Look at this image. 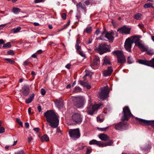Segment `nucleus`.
Masks as SVG:
<instances>
[{
	"mask_svg": "<svg viewBox=\"0 0 154 154\" xmlns=\"http://www.w3.org/2000/svg\"><path fill=\"white\" fill-rule=\"evenodd\" d=\"M25 125L26 128H28L29 126V124L27 122H26L25 123Z\"/></svg>",
	"mask_w": 154,
	"mask_h": 154,
	"instance_id": "nucleus-63",
	"label": "nucleus"
},
{
	"mask_svg": "<svg viewBox=\"0 0 154 154\" xmlns=\"http://www.w3.org/2000/svg\"><path fill=\"white\" fill-rule=\"evenodd\" d=\"M112 53L117 56L118 62L122 64L125 62L126 59L123 52L119 51H114Z\"/></svg>",
	"mask_w": 154,
	"mask_h": 154,
	"instance_id": "nucleus-8",
	"label": "nucleus"
},
{
	"mask_svg": "<svg viewBox=\"0 0 154 154\" xmlns=\"http://www.w3.org/2000/svg\"><path fill=\"white\" fill-rule=\"evenodd\" d=\"M65 67L68 69H69L70 68L71 65L70 64H68Z\"/></svg>",
	"mask_w": 154,
	"mask_h": 154,
	"instance_id": "nucleus-60",
	"label": "nucleus"
},
{
	"mask_svg": "<svg viewBox=\"0 0 154 154\" xmlns=\"http://www.w3.org/2000/svg\"><path fill=\"white\" fill-rule=\"evenodd\" d=\"M16 121L21 126H23V123L18 118H16Z\"/></svg>",
	"mask_w": 154,
	"mask_h": 154,
	"instance_id": "nucleus-44",
	"label": "nucleus"
},
{
	"mask_svg": "<svg viewBox=\"0 0 154 154\" xmlns=\"http://www.w3.org/2000/svg\"><path fill=\"white\" fill-rule=\"evenodd\" d=\"M21 28L20 27H18L16 28H14L12 30V32L14 33H16L19 32L21 29Z\"/></svg>",
	"mask_w": 154,
	"mask_h": 154,
	"instance_id": "nucleus-36",
	"label": "nucleus"
},
{
	"mask_svg": "<svg viewBox=\"0 0 154 154\" xmlns=\"http://www.w3.org/2000/svg\"><path fill=\"white\" fill-rule=\"evenodd\" d=\"M76 17L78 20H79L81 18V15L80 13H79L76 15Z\"/></svg>",
	"mask_w": 154,
	"mask_h": 154,
	"instance_id": "nucleus-54",
	"label": "nucleus"
},
{
	"mask_svg": "<svg viewBox=\"0 0 154 154\" xmlns=\"http://www.w3.org/2000/svg\"><path fill=\"white\" fill-rule=\"evenodd\" d=\"M92 31V27L91 26H89L86 27L85 29L84 30V32H86L87 33H90Z\"/></svg>",
	"mask_w": 154,
	"mask_h": 154,
	"instance_id": "nucleus-34",
	"label": "nucleus"
},
{
	"mask_svg": "<svg viewBox=\"0 0 154 154\" xmlns=\"http://www.w3.org/2000/svg\"><path fill=\"white\" fill-rule=\"evenodd\" d=\"M56 105L58 108H61L63 107V101H59L56 103Z\"/></svg>",
	"mask_w": 154,
	"mask_h": 154,
	"instance_id": "nucleus-30",
	"label": "nucleus"
},
{
	"mask_svg": "<svg viewBox=\"0 0 154 154\" xmlns=\"http://www.w3.org/2000/svg\"><path fill=\"white\" fill-rule=\"evenodd\" d=\"M131 29L130 28H127L125 26L117 30L118 32L122 34L125 33V34H129L130 33Z\"/></svg>",
	"mask_w": 154,
	"mask_h": 154,
	"instance_id": "nucleus-16",
	"label": "nucleus"
},
{
	"mask_svg": "<svg viewBox=\"0 0 154 154\" xmlns=\"http://www.w3.org/2000/svg\"><path fill=\"white\" fill-rule=\"evenodd\" d=\"M115 128L116 130L123 131L127 129L128 124L127 123L120 122L115 125Z\"/></svg>",
	"mask_w": 154,
	"mask_h": 154,
	"instance_id": "nucleus-11",
	"label": "nucleus"
},
{
	"mask_svg": "<svg viewBox=\"0 0 154 154\" xmlns=\"http://www.w3.org/2000/svg\"><path fill=\"white\" fill-rule=\"evenodd\" d=\"M108 128V127H106L104 128H100L98 127L97 128V129L99 131H105Z\"/></svg>",
	"mask_w": 154,
	"mask_h": 154,
	"instance_id": "nucleus-39",
	"label": "nucleus"
},
{
	"mask_svg": "<svg viewBox=\"0 0 154 154\" xmlns=\"http://www.w3.org/2000/svg\"><path fill=\"white\" fill-rule=\"evenodd\" d=\"M90 145L96 144L99 146V147H101L102 146V142L100 141H97L95 140H93L90 141L89 142Z\"/></svg>",
	"mask_w": 154,
	"mask_h": 154,
	"instance_id": "nucleus-20",
	"label": "nucleus"
},
{
	"mask_svg": "<svg viewBox=\"0 0 154 154\" xmlns=\"http://www.w3.org/2000/svg\"><path fill=\"white\" fill-rule=\"evenodd\" d=\"M44 0H35V3H40L42 2Z\"/></svg>",
	"mask_w": 154,
	"mask_h": 154,
	"instance_id": "nucleus-57",
	"label": "nucleus"
},
{
	"mask_svg": "<svg viewBox=\"0 0 154 154\" xmlns=\"http://www.w3.org/2000/svg\"><path fill=\"white\" fill-rule=\"evenodd\" d=\"M92 42V39H91V38H89V39H88V41L87 42V44H90Z\"/></svg>",
	"mask_w": 154,
	"mask_h": 154,
	"instance_id": "nucleus-62",
	"label": "nucleus"
},
{
	"mask_svg": "<svg viewBox=\"0 0 154 154\" xmlns=\"http://www.w3.org/2000/svg\"><path fill=\"white\" fill-rule=\"evenodd\" d=\"M39 129H40L39 128H34L33 129V130L37 133H38L39 131Z\"/></svg>",
	"mask_w": 154,
	"mask_h": 154,
	"instance_id": "nucleus-55",
	"label": "nucleus"
},
{
	"mask_svg": "<svg viewBox=\"0 0 154 154\" xmlns=\"http://www.w3.org/2000/svg\"><path fill=\"white\" fill-rule=\"evenodd\" d=\"M74 105L77 108L82 107L84 104V100L80 97L76 98L73 101Z\"/></svg>",
	"mask_w": 154,
	"mask_h": 154,
	"instance_id": "nucleus-12",
	"label": "nucleus"
},
{
	"mask_svg": "<svg viewBox=\"0 0 154 154\" xmlns=\"http://www.w3.org/2000/svg\"><path fill=\"white\" fill-rule=\"evenodd\" d=\"M4 45L2 48H8L10 47L11 46V44L10 42H7L6 44H3Z\"/></svg>",
	"mask_w": 154,
	"mask_h": 154,
	"instance_id": "nucleus-35",
	"label": "nucleus"
},
{
	"mask_svg": "<svg viewBox=\"0 0 154 154\" xmlns=\"http://www.w3.org/2000/svg\"><path fill=\"white\" fill-rule=\"evenodd\" d=\"M138 62L140 64L154 67V58L149 61L140 60H139Z\"/></svg>",
	"mask_w": 154,
	"mask_h": 154,
	"instance_id": "nucleus-14",
	"label": "nucleus"
},
{
	"mask_svg": "<svg viewBox=\"0 0 154 154\" xmlns=\"http://www.w3.org/2000/svg\"><path fill=\"white\" fill-rule=\"evenodd\" d=\"M56 133H60L61 134H62V131H61L60 129L59 128H57V130H56Z\"/></svg>",
	"mask_w": 154,
	"mask_h": 154,
	"instance_id": "nucleus-51",
	"label": "nucleus"
},
{
	"mask_svg": "<svg viewBox=\"0 0 154 154\" xmlns=\"http://www.w3.org/2000/svg\"><path fill=\"white\" fill-rule=\"evenodd\" d=\"M84 3V4H85L87 5H88L90 4V2L88 0H86Z\"/></svg>",
	"mask_w": 154,
	"mask_h": 154,
	"instance_id": "nucleus-59",
	"label": "nucleus"
},
{
	"mask_svg": "<svg viewBox=\"0 0 154 154\" xmlns=\"http://www.w3.org/2000/svg\"><path fill=\"white\" fill-rule=\"evenodd\" d=\"M99 137L102 140L106 141L108 140V136L106 134H100L99 135Z\"/></svg>",
	"mask_w": 154,
	"mask_h": 154,
	"instance_id": "nucleus-21",
	"label": "nucleus"
},
{
	"mask_svg": "<svg viewBox=\"0 0 154 154\" xmlns=\"http://www.w3.org/2000/svg\"><path fill=\"white\" fill-rule=\"evenodd\" d=\"M113 143V142L112 140H110L108 142L106 143H102V146L101 147L106 146H111Z\"/></svg>",
	"mask_w": 154,
	"mask_h": 154,
	"instance_id": "nucleus-29",
	"label": "nucleus"
},
{
	"mask_svg": "<svg viewBox=\"0 0 154 154\" xmlns=\"http://www.w3.org/2000/svg\"><path fill=\"white\" fill-rule=\"evenodd\" d=\"M91 152V149H87L86 154H89Z\"/></svg>",
	"mask_w": 154,
	"mask_h": 154,
	"instance_id": "nucleus-53",
	"label": "nucleus"
},
{
	"mask_svg": "<svg viewBox=\"0 0 154 154\" xmlns=\"http://www.w3.org/2000/svg\"><path fill=\"white\" fill-rule=\"evenodd\" d=\"M134 43H135L136 45H137L138 47L139 48H140L143 45L142 43H140L139 42V39L137 38V40L134 41Z\"/></svg>",
	"mask_w": 154,
	"mask_h": 154,
	"instance_id": "nucleus-27",
	"label": "nucleus"
},
{
	"mask_svg": "<svg viewBox=\"0 0 154 154\" xmlns=\"http://www.w3.org/2000/svg\"><path fill=\"white\" fill-rule=\"evenodd\" d=\"M113 71L111 66H109L107 69L103 72V75L105 76H110Z\"/></svg>",
	"mask_w": 154,
	"mask_h": 154,
	"instance_id": "nucleus-17",
	"label": "nucleus"
},
{
	"mask_svg": "<svg viewBox=\"0 0 154 154\" xmlns=\"http://www.w3.org/2000/svg\"><path fill=\"white\" fill-rule=\"evenodd\" d=\"M29 62L28 60H26L25 61L23 62V65L25 66H27L29 65Z\"/></svg>",
	"mask_w": 154,
	"mask_h": 154,
	"instance_id": "nucleus-50",
	"label": "nucleus"
},
{
	"mask_svg": "<svg viewBox=\"0 0 154 154\" xmlns=\"http://www.w3.org/2000/svg\"><path fill=\"white\" fill-rule=\"evenodd\" d=\"M41 140L42 142H48L49 140V137L47 134H45L42 137Z\"/></svg>",
	"mask_w": 154,
	"mask_h": 154,
	"instance_id": "nucleus-25",
	"label": "nucleus"
},
{
	"mask_svg": "<svg viewBox=\"0 0 154 154\" xmlns=\"http://www.w3.org/2000/svg\"><path fill=\"white\" fill-rule=\"evenodd\" d=\"M14 154H26V153L23 150H21L18 152L15 153Z\"/></svg>",
	"mask_w": 154,
	"mask_h": 154,
	"instance_id": "nucleus-46",
	"label": "nucleus"
},
{
	"mask_svg": "<svg viewBox=\"0 0 154 154\" xmlns=\"http://www.w3.org/2000/svg\"><path fill=\"white\" fill-rule=\"evenodd\" d=\"M127 63L128 64H130L133 63L134 62V60L131 56H129L127 58Z\"/></svg>",
	"mask_w": 154,
	"mask_h": 154,
	"instance_id": "nucleus-28",
	"label": "nucleus"
},
{
	"mask_svg": "<svg viewBox=\"0 0 154 154\" xmlns=\"http://www.w3.org/2000/svg\"><path fill=\"white\" fill-rule=\"evenodd\" d=\"M133 42V41L131 40L130 38H128L126 39L125 43L124 46L127 51L129 52L131 51V48Z\"/></svg>",
	"mask_w": 154,
	"mask_h": 154,
	"instance_id": "nucleus-13",
	"label": "nucleus"
},
{
	"mask_svg": "<svg viewBox=\"0 0 154 154\" xmlns=\"http://www.w3.org/2000/svg\"><path fill=\"white\" fill-rule=\"evenodd\" d=\"M44 116L49 125L53 128H57L59 125V117L52 110H48L44 114Z\"/></svg>",
	"mask_w": 154,
	"mask_h": 154,
	"instance_id": "nucleus-1",
	"label": "nucleus"
},
{
	"mask_svg": "<svg viewBox=\"0 0 154 154\" xmlns=\"http://www.w3.org/2000/svg\"><path fill=\"white\" fill-rule=\"evenodd\" d=\"M82 118L80 114L73 113L69 119L70 125L80 124L82 122Z\"/></svg>",
	"mask_w": 154,
	"mask_h": 154,
	"instance_id": "nucleus-3",
	"label": "nucleus"
},
{
	"mask_svg": "<svg viewBox=\"0 0 154 154\" xmlns=\"http://www.w3.org/2000/svg\"><path fill=\"white\" fill-rule=\"evenodd\" d=\"M122 116L121 120L123 121L128 120L130 117L132 116L128 106H126L123 109Z\"/></svg>",
	"mask_w": 154,
	"mask_h": 154,
	"instance_id": "nucleus-4",
	"label": "nucleus"
},
{
	"mask_svg": "<svg viewBox=\"0 0 154 154\" xmlns=\"http://www.w3.org/2000/svg\"><path fill=\"white\" fill-rule=\"evenodd\" d=\"M38 109L39 112H40L41 110V106H38L37 107Z\"/></svg>",
	"mask_w": 154,
	"mask_h": 154,
	"instance_id": "nucleus-64",
	"label": "nucleus"
},
{
	"mask_svg": "<svg viewBox=\"0 0 154 154\" xmlns=\"http://www.w3.org/2000/svg\"><path fill=\"white\" fill-rule=\"evenodd\" d=\"M143 7L145 8H147L150 7L153 8L152 5V4L151 3H149L145 4L144 5Z\"/></svg>",
	"mask_w": 154,
	"mask_h": 154,
	"instance_id": "nucleus-33",
	"label": "nucleus"
},
{
	"mask_svg": "<svg viewBox=\"0 0 154 154\" xmlns=\"http://www.w3.org/2000/svg\"><path fill=\"white\" fill-rule=\"evenodd\" d=\"M111 63L109 60L105 57L103 59V62L102 64L103 66H107L108 65H110Z\"/></svg>",
	"mask_w": 154,
	"mask_h": 154,
	"instance_id": "nucleus-23",
	"label": "nucleus"
},
{
	"mask_svg": "<svg viewBox=\"0 0 154 154\" xmlns=\"http://www.w3.org/2000/svg\"><path fill=\"white\" fill-rule=\"evenodd\" d=\"M102 35L99 37V39L102 40H104L103 37L107 38L112 42L114 37L113 35L114 34V32H109L104 29L101 33Z\"/></svg>",
	"mask_w": 154,
	"mask_h": 154,
	"instance_id": "nucleus-6",
	"label": "nucleus"
},
{
	"mask_svg": "<svg viewBox=\"0 0 154 154\" xmlns=\"http://www.w3.org/2000/svg\"><path fill=\"white\" fill-rule=\"evenodd\" d=\"M76 6L77 9L81 8L85 12L86 11V8L84 2H79L77 4Z\"/></svg>",
	"mask_w": 154,
	"mask_h": 154,
	"instance_id": "nucleus-19",
	"label": "nucleus"
},
{
	"mask_svg": "<svg viewBox=\"0 0 154 154\" xmlns=\"http://www.w3.org/2000/svg\"><path fill=\"white\" fill-rule=\"evenodd\" d=\"M109 92L108 86L102 88L100 89V91L98 97L101 100H103L108 97Z\"/></svg>",
	"mask_w": 154,
	"mask_h": 154,
	"instance_id": "nucleus-5",
	"label": "nucleus"
},
{
	"mask_svg": "<svg viewBox=\"0 0 154 154\" xmlns=\"http://www.w3.org/2000/svg\"><path fill=\"white\" fill-rule=\"evenodd\" d=\"M151 145L150 144H148L146 147H145V149L148 150V149H150L151 148Z\"/></svg>",
	"mask_w": 154,
	"mask_h": 154,
	"instance_id": "nucleus-56",
	"label": "nucleus"
},
{
	"mask_svg": "<svg viewBox=\"0 0 154 154\" xmlns=\"http://www.w3.org/2000/svg\"><path fill=\"white\" fill-rule=\"evenodd\" d=\"M70 22V20H69L67 23L66 25H64V26L62 28V29H61V30H63L66 28L69 25Z\"/></svg>",
	"mask_w": 154,
	"mask_h": 154,
	"instance_id": "nucleus-41",
	"label": "nucleus"
},
{
	"mask_svg": "<svg viewBox=\"0 0 154 154\" xmlns=\"http://www.w3.org/2000/svg\"><path fill=\"white\" fill-rule=\"evenodd\" d=\"M82 90V89L79 87L76 86L73 91V93H78L80 92Z\"/></svg>",
	"mask_w": 154,
	"mask_h": 154,
	"instance_id": "nucleus-32",
	"label": "nucleus"
},
{
	"mask_svg": "<svg viewBox=\"0 0 154 154\" xmlns=\"http://www.w3.org/2000/svg\"><path fill=\"white\" fill-rule=\"evenodd\" d=\"M80 84L84 87H85L88 84L87 81L84 80L83 81L80 80L79 81Z\"/></svg>",
	"mask_w": 154,
	"mask_h": 154,
	"instance_id": "nucleus-26",
	"label": "nucleus"
},
{
	"mask_svg": "<svg viewBox=\"0 0 154 154\" xmlns=\"http://www.w3.org/2000/svg\"><path fill=\"white\" fill-rule=\"evenodd\" d=\"M75 47L77 52H78V51H80L82 50L81 46H79L78 44H76L75 45Z\"/></svg>",
	"mask_w": 154,
	"mask_h": 154,
	"instance_id": "nucleus-42",
	"label": "nucleus"
},
{
	"mask_svg": "<svg viewBox=\"0 0 154 154\" xmlns=\"http://www.w3.org/2000/svg\"><path fill=\"white\" fill-rule=\"evenodd\" d=\"M6 25V24L0 25V30L2 29L3 27Z\"/></svg>",
	"mask_w": 154,
	"mask_h": 154,
	"instance_id": "nucleus-61",
	"label": "nucleus"
},
{
	"mask_svg": "<svg viewBox=\"0 0 154 154\" xmlns=\"http://www.w3.org/2000/svg\"><path fill=\"white\" fill-rule=\"evenodd\" d=\"M22 92L25 96H27L29 92V88L28 85H24L22 88Z\"/></svg>",
	"mask_w": 154,
	"mask_h": 154,
	"instance_id": "nucleus-18",
	"label": "nucleus"
},
{
	"mask_svg": "<svg viewBox=\"0 0 154 154\" xmlns=\"http://www.w3.org/2000/svg\"><path fill=\"white\" fill-rule=\"evenodd\" d=\"M140 49H141V50L143 52L147 51V48L145 47L144 45L143 46L141 47Z\"/></svg>",
	"mask_w": 154,
	"mask_h": 154,
	"instance_id": "nucleus-43",
	"label": "nucleus"
},
{
	"mask_svg": "<svg viewBox=\"0 0 154 154\" xmlns=\"http://www.w3.org/2000/svg\"><path fill=\"white\" fill-rule=\"evenodd\" d=\"M70 136L73 140H75L80 136L79 129H70L69 131Z\"/></svg>",
	"mask_w": 154,
	"mask_h": 154,
	"instance_id": "nucleus-10",
	"label": "nucleus"
},
{
	"mask_svg": "<svg viewBox=\"0 0 154 154\" xmlns=\"http://www.w3.org/2000/svg\"><path fill=\"white\" fill-rule=\"evenodd\" d=\"M77 53L81 56L85 58V55L83 53L82 50L80 51H78Z\"/></svg>",
	"mask_w": 154,
	"mask_h": 154,
	"instance_id": "nucleus-40",
	"label": "nucleus"
},
{
	"mask_svg": "<svg viewBox=\"0 0 154 154\" xmlns=\"http://www.w3.org/2000/svg\"><path fill=\"white\" fill-rule=\"evenodd\" d=\"M142 17V15L140 13L136 14L133 16V18L137 20H140L141 19Z\"/></svg>",
	"mask_w": 154,
	"mask_h": 154,
	"instance_id": "nucleus-24",
	"label": "nucleus"
},
{
	"mask_svg": "<svg viewBox=\"0 0 154 154\" xmlns=\"http://www.w3.org/2000/svg\"><path fill=\"white\" fill-rule=\"evenodd\" d=\"M5 130L4 128L3 127H0V133L4 132Z\"/></svg>",
	"mask_w": 154,
	"mask_h": 154,
	"instance_id": "nucleus-48",
	"label": "nucleus"
},
{
	"mask_svg": "<svg viewBox=\"0 0 154 154\" xmlns=\"http://www.w3.org/2000/svg\"><path fill=\"white\" fill-rule=\"evenodd\" d=\"M109 45L104 43H102L99 44V46L96 49V51L102 55L107 51H110V50L108 47Z\"/></svg>",
	"mask_w": 154,
	"mask_h": 154,
	"instance_id": "nucleus-7",
	"label": "nucleus"
},
{
	"mask_svg": "<svg viewBox=\"0 0 154 154\" xmlns=\"http://www.w3.org/2000/svg\"><path fill=\"white\" fill-rule=\"evenodd\" d=\"M100 64V60L99 57L97 56H94L93 62L91 64V67L93 69H95V68H94V67L98 66Z\"/></svg>",
	"mask_w": 154,
	"mask_h": 154,
	"instance_id": "nucleus-15",
	"label": "nucleus"
},
{
	"mask_svg": "<svg viewBox=\"0 0 154 154\" xmlns=\"http://www.w3.org/2000/svg\"><path fill=\"white\" fill-rule=\"evenodd\" d=\"M91 99L89 100V106L87 108L86 112L89 115H92L100 108H102L103 104L102 103L95 104L94 105H91Z\"/></svg>",
	"mask_w": 154,
	"mask_h": 154,
	"instance_id": "nucleus-2",
	"label": "nucleus"
},
{
	"mask_svg": "<svg viewBox=\"0 0 154 154\" xmlns=\"http://www.w3.org/2000/svg\"><path fill=\"white\" fill-rule=\"evenodd\" d=\"M147 53L150 55H152L154 54V50L153 49L147 50Z\"/></svg>",
	"mask_w": 154,
	"mask_h": 154,
	"instance_id": "nucleus-38",
	"label": "nucleus"
},
{
	"mask_svg": "<svg viewBox=\"0 0 154 154\" xmlns=\"http://www.w3.org/2000/svg\"><path fill=\"white\" fill-rule=\"evenodd\" d=\"M66 14L65 13H63L62 15V18L64 20L66 19Z\"/></svg>",
	"mask_w": 154,
	"mask_h": 154,
	"instance_id": "nucleus-49",
	"label": "nucleus"
},
{
	"mask_svg": "<svg viewBox=\"0 0 154 154\" xmlns=\"http://www.w3.org/2000/svg\"><path fill=\"white\" fill-rule=\"evenodd\" d=\"M136 122L142 125H150L154 128V120H146L145 119L136 117L135 118Z\"/></svg>",
	"mask_w": 154,
	"mask_h": 154,
	"instance_id": "nucleus-9",
	"label": "nucleus"
},
{
	"mask_svg": "<svg viewBox=\"0 0 154 154\" xmlns=\"http://www.w3.org/2000/svg\"><path fill=\"white\" fill-rule=\"evenodd\" d=\"M34 97V94H32L28 98L26 99V103L27 104H29L31 103L33 100Z\"/></svg>",
	"mask_w": 154,
	"mask_h": 154,
	"instance_id": "nucleus-22",
	"label": "nucleus"
},
{
	"mask_svg": "<svg viewBox=\"0 0 154 154\" xmlns=\"http://www.w3.org/2000/svg\"><path fill=\"white\" fill-rule=\"evenodd\" d=\"M4 60L8 61V62L11 64H13L15 63V61H14L9 58H5Z\"/></svg>",
	"mask_w": 154,
	"mask_h": 154,
	"instance_id": "nucleus-37",
	"label": "nucleus"
},
{
	"mask_svg": "<svg viewBox=\"0 0 154 154\" xmlns=\"http://www.w3.org/2000/svg\"><path fill=\"white\" fill-rule=\"evenodd\" d=\"M46 91L45 89L43 88H42L41 89V94L44 95L45 94Z\"/></svg>",
	"mask_w": 154,
	"mask_h": 154,
	"instance_id": "nucleus-47",
	"label": "nucleus"
},
{
	"mask_svg": "<svg viewBox=\"0 0 154 154\" xmlns=\"http://www.w3.org/2000/svg\"><path fill=\"white\" fill-rule=\"evenodd\" d=\"M7 54L8 55H13L14 54V52L13 50H10L7 52Z\"/></svg>",
	"mask_w": 154,
	"mask_h": 154,
	"instance_id": "nucleus-45",
	"label": "nucleus"
},
{
	"mask_svg": "<svg viewBox=\"0 0 154 154\" xmlns=\"http://www.w3.org/2000/svg\"><path fill=\"white\" fill-rule=\"evenodd\" d=\"M12 11L13 13L14 14H17L20 12L21 9L18 8L14 7L13 8Z\"/></svg>",
	"mask_w": 154,
	"mask_h": 154,
	"instance_id": "nucleus-31",
	"label": "nucleus"
},
{
	"mask_svg": "<svg viewBox=\"0 0 154 154\" xmlns=\"http://www.w3.org/2000/svg\"><path fill=\"white\" fill-rule=\"evenodd\" d=\"M100 31L99 29H97L95 32V34L97 35H98L100 33Z\"/></svg>",
	"mask_w": 154,
	"mask_h": 154,
	"instance_id": "nucleus-58",
	"label": "nucleus"
},
{
	"mask_svg": "<svg viewBox=\"0 0 154 154\" xmlns=\"http://www.w3.org/2000/svg\"><path fill=\"white\" fill-rule=\"evenodd\" d=\"M4 43V42L3 39H0V48H1V45L3 44Z\"/></svg>",
	"mask_w": 154,
	"mask_h": 154,
	"instance_id": "nucleus-52",
	"label": "nucleus"
}]
</instances>
